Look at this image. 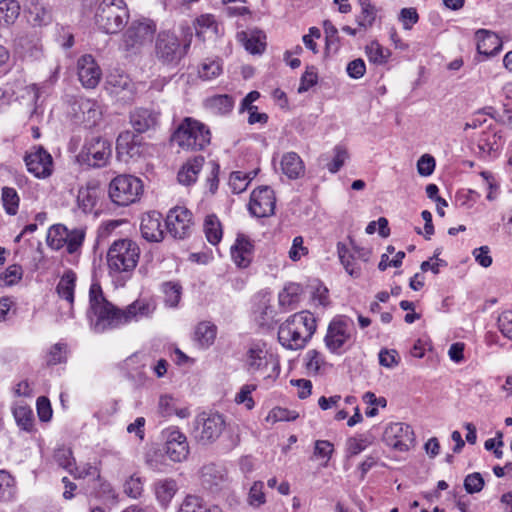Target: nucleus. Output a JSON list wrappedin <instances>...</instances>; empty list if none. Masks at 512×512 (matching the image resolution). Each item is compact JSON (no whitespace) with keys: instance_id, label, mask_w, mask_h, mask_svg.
<instances>
[{"instance_id":"f257e3e1","label":"nucleus","mask_w":512,"mask_h":512,"mask_svg":"<svg viewBox=\"0 0 512 512\" xmlns=\"http://www.w3.org/2000/svg\"><path fill=\"white\" fill-rule=\"evenodd\" d=\"M122 308L109 302L98 282H93L89 289V309L87 317L90 328L95 333L118 329L124 326Z\"/></svg>"},{"instance_id":"f03ea898","label":"nucleus","mask_w":512,"mask_h":512,"mask_svg":"<svg viewBox=\"0 0 512 512\" xmlns=\"http://www.w3.org/2000/svg\"><path fill=\"white\" fill-rule=\"evenodd\" d=\"M316 328V318L312 313L308 311L295 313L279 326V343L286 349H302L312 338Z\"/></svg>"},{"instance_id":"7ed1b4c3","label":"nucleus","mask_w":512,"mask_h":512,"mask_svg":"<svg viewBox=\"0 0 512 512\" xmlns=\"http://www.w3.org/2000/svg\"><path fill=\"white\" fill-rule=\"evenodd\" d=\"M140 253L138 243L132 239L122 238L113 241L106 255L109 273L130 277L138 265Z\"/></svg>"},{"instance_id":"20e7f679","label":"nucleus","mask_w":512,"mask_h":512,"mask_svg":"<svg viewBox=\"0 0 512 512\" xmlns=\"http://www.w3.org/2000/svg\"><path fill=\"white\" fill-rule=\"evenodd\" d=\"M130 12L125 0H101L94 13L96 27L106 34H117L128 23Z\"/></svg>"},{"instance_id":"39448f33","label":"nucleus","mask_w":512,"mask_h":512,"mask_svg":"<svg viewBox=\"0 0 512 512\" xmlns=\"http://www.w3.org/2000/svg\"><path fill=\"white\" fill-rule=\"evenodd\" d=\"M172 140L184 150L198 151L210 144L211 133L202 122L186 117L173 133Z\"/></svg>"},{"instance_id":"423d86ee","label":"nucleus","mask_w":512,"mask_h":512,"mask_svg":"<svg viewBox=\"0 0 512 512\" xmlns=\"http://www.w3.org/2000/svg\"><path fill=\"white\" fill-rule=\"evenodd\" d=\"M186 39L181 46L178 37L170 31H162L158 34L155 44L156 57L168 65H176L188 53L192 41V32L187 27Z\"/></svg>"},{"instance_id":"0eeeda50","label":"nucleus","mask_w":512,"mask_h":512,"mask_svg":"<svg viewBox=\"0 0 512 512\" xmlns=\"http://www.w3.org/2000/svg\"><path fill=\"white\" fill-rule=\"evenodd\" d=\"M111 156V142L101 136H92L85 140L76 161L87 168H102L109 163Z\"/></svg>"},{"instance_id":"6e6552de","label":"nucleus","mask_w":512,"mask_h":512,"mask_svg":"<svg viewBox=\"0 0 512 512\" xmlns=\"http://www.w3.org/2000/svg\"><path fill=\"white\" fill-rule=\"evenodd\" d=\"M142 181L132 175H119L109 184V197L118 206H128L140 199Z\"/></svg>"},{"instance_id":"1a4fd4ad","label":"nucleus","mask_w":512,"mask_h":512,"mask_svg":"<svg viewBox=\"0 0 512 512\" xmlns=\"http://www.w3.org/2000/svg\"><path fill=\"white\" fill-rule=\"evenodd\" d=\"M85 230L82 228L68 229L65 225H53L47 235V243L54 250L65 248L67 253H77L84 242Z\"/></svg>"},{"instance_id":"9d476101","label":"nucleus","mask_w":512,"mask_h":512,"mask_svg":"<svg viewBox=\"0 0 512 512\" xmlns=\"http://www.w3.org/2000/svg\"><path fill=\"white\" fill-rule=\"evenodd\" d=\"M225 420L218 413H201L194 423L193 436L201 445L215 442L225 429Z\"/></svg>"},{"instance_id":"9b49d317","label":"nucleus","mask_w":512,"mask_h":512,"mask_svg":"<svg viewBox=\"0 0 512 512\" xmlns=\"http://www.w3.org/2000/svg\"><path fill=\"white\" fill-rule=\"evenodd\" d=\"M245 364L250 374L261 372L265 378H276L280 372L279 362L260 345L248 349Z\"/></svg>"},{"instance_id":"f8f14e48","label":"nucleus","mask_w":512,"mask_h":512,"mask_svg":"<svg viewBox=\"0 0 512 512\" xmlns=\"http://www.w3.org/2000/svg\"><path fill=\"white\" fill-rule=\"evenodd\" d=\"M156 31V25L149 19L132 21L123 34V46L126 51H135L150 42Z\"/></svg>"},{"instance_id":"ddd939ff","label":"nucleus","mask_w":512,"mask_h":512,"mask_svg":"<svg viewBox=\"0 0 512 512\" xmlns=\"http://www.w3.org/2000/svg\"><path fill=\"white\" fill-rule=\"evenodd\" d=\"M28 172L38 179H46L53 173V158L42 146H33L25 155Z\"/></svg>"},{"instance_id":"4468645a","label":"nucleus","mask_w":512,"mask_h":512,"mask_svg":"<svg viewBox=\"0 0 512 512\" xmlns=\"http://www.w3.org/2000/svg\"><path fill=\"white\" fill-rule=\"evenodd\" d=\"M191 211L185 207H174L166 217L168 233L175 239H185L192 233L194 225Z\"/></svg>"},{"instance_id":"2eb2a0df","label":"nucleus","mask_w":512,"mask_h":512,"mask_svg":"<svg viewBox=\"0 0 512 512\" xmlns=\"http://www.w3.org/2000/svg\"><path fill=\"white\" fill-rule=\"evenodd\" d=\"M414 432L408 424L396 422L386 426L383 441L391 448L405 452L414 444Z\"/></svg>"},{"instance_id":"dca6fc26","label":"nucleus","mask_w":512,"mask_h":512,"mask_svg":"<svg viewBox=\"0 0 512 512\" xmlns=\"http://www.w3.org/2000/svg\"><path fill=\"white\" fill-rule=\"evenodd\" d=\"M352 325L345 319H333L327 329L325 345L332 353H340L351 339Z\"/></svg>"},{"instance_id":"f3484780","label":"nucleus","mask_w":512,"mask_h":512,"mask_svg":"<svg viewBox=\"0 0 512 512\" xmlns=\"http://www.w3.org/2000/svg\"><path fill=\"white\" fill-rule=\"evenodd\" d=\"M165 453L173 462L187 459L190 448L186 435L177 427H169L164 432Z\"/></svg>"},{"instance_id":"a211bd4d","label":"nucleus","mask_w":512,"mask_h":512,"mask_svg":"<svg viewBox=\"0 0 512 512\" xmlns=\"http://www.w3.org/2000/svg\"><path fill=\"white\" fill-rule=\"evenodd\" d=\"M275 203L274 191L268 186L259 187L251 194L249 211L258 218L268 217L274 213Z\"/></svg>"},{"instance_id":"6ab92c4d","label":"nucleus","mask_w":512,"mask_h":512,"mask_svg":"<svg viewBox=\"0 0 512 512\" xmlns=\"http://www.w3.org/2000/svg\"><path fill=\"white\" fill-rule=\"evenodd\" d=\"M157 309L156 300L152 297H140L122 308L124 325L139 322L153 317Z\"/></svg>"},{"instance_id":"aec40b11","label":"nucleus","mask_w":512,"mask_h":512,"mask_svg":"<svg viewBox=\"0 0 512 512\" xmlns=\"http://www.w3.org/2000/svg\"><path fill=\"white\" fill-rule=\"evenodd\" d=\"M78 78L81 84L88 89L95 88L102 77V70L92 55H83L77 62Z\"/></svg>"},{"instance_id":"412c9836","label":"nucleus","mask_w":512,"mask_h":512,"mask_svg":"<svg viewBox=\"0 0 512 512\" xmlns=\"http://www.w3.org/2000/svg\"><path fill=\"white\" fill-rule=\"evenodd\" d=\"M140 231L146 241L161 242L164 239L162 215L156 211L145 213L141 218Z\"/></svg>"},{"instance_id":"4be33fe9","label":"nucleus","mask_w":512,"mask_h":512,"mask_svg":"<svg viewBox=\"0 0 512 512\" xmlns=\"http://www.w3.org/2000/svg\"><path fill=\"white\" fill-rule=\"evenodd\" d=\"M228 482L227 470L214 463L206 464L201 469V483L202 485L216 492L226 486Z\"/></svg>"},{"instance_id":"5701e85b","label":"nucleus","mask_w":512,"mask_h":512,"mask_svg":"<svg viewBox=\"0 0 512 512\" xmlns=\"http://www.w3.org/2000/svg\"><path fill=\"white\" fill-rule=\"evenodd\" d=\"M160 123V112L148 109L137 108L130 113V124L138 133H145L155 130Z\"/></svg>"},{"instance_id":"b1692460","label":"nucleus","mask_w":512,"mask_h":512,"mask_svg":"<svg viewBox=\"0 0 512 512\" xmlns=\"http://www.w3.org/2000/svg\"><path fill=\"white\" fill-rule=\"evenodd\" d=\"M101 191L99 186L93 182H87L86 185L81 186L77 193L78 208L84 214H97L96 206L100 199Z\"/></svg>"},{"instance_id":"393cba45","label":"nucleus","mask_w":512,"mask_h":512,"mask_svg":"<svg viewBox=\"0 0 512 512\" xmlns=\"http://www.w3.org/2000/svg\"><path fill=\"white\" fill-rule=\"evenodd\" d=\"M106 89L111 94L115 95L124 92L125 96L128 98H130L135 92V86L130 77L118 69H115L108 74L106 79Z\"/></svg>"},{"instance_id":"a878e982","label":"nucleus","mask_w":512,"mask_h":512,"mask_svg":"<svg viewBox=\"0 0 512 512\" xmlns=\"http://www.w3.org/2000/svg\"><path fill=\"white\" fill-rule=\"evenodd\" d=\"M475 36L479 54L490 57L497 55L502 50V40L496 33L480 29Z\"/></svg>"},{"instance_id":"bb28decb","label":"nucleus","mask_w":512,"mask_h":512,"mask_svg":"<svg viewBox=\"0 0 512 512\" xmlns=\"http://www.w3.org/2000/svg\"><path fill=\"white\" fill-rule=\"evenodd\" d=\"M231 256L238 267L246 268L252 261L253 244L245 236H238L231 247Z\"/></svg>"},{"instance_id":"cd10ccee","label":"nucleus","mask_w":512,"mask_h":512,"mask_svg":"<svg viewBox=\"0 0 512 512\" xmlns=\"http://www.w3.org/2000/svg\"><path fill=\"white\" fill-rule=\"evenodd\" d=\"M155 497L162 507H168L178 491V485L173 478H162L156 480L152 485Z\"/></svg>"},{"instance_id":"c85d7f7f","label":"nucleus","mask_w":512,"mask_h":512,"mask_svg":"<svg viewBox=\"0 0 512 512\" xmlns=\"http://www.w3.org/2000/svg\"><path fill=\"white\" fill-rule=\"evenodd\" d=\"M117 157L120 160L127 161L139 154V146L137 137L131 131H124L119 134L116 141Z\"/></svg>"},{"instance_id":"c756f323","label":"nucleus","mask_w":512,"mask_h":512,"mask_svg":"<svg viewBox=\"0 0 512 512\" xmlns=\"http://www.w3.org/2000/svg\"><path fill=\"white\" fill-rule=\"evenodd\" d=\"M358 5L360 7V11L356 15L355 21L357 26H359V30L367 32L376 22L378 8L371 0H358Z\"/></svg>"},{"instance_id":"7c9ffc66","label":"nucleus","mask_w":512,"mask_h":512,"mask_svg":"<svg viewBox=\"0 0 512 512\" xmlns=\"http://www.w3.org/2000/svg\"><path fill=\"white\" fill-rule=\"evenodd\" d=\"M281 170L289 179H297L304 175L305 166L300 156L295 152H287L281 159Z\"/></svg>"},{"instance_id":"2f4dec72","label":"nucleus","mask_w":512,"mask_h":512,"mask_svg":"<svg viewBox=\"0 0 512 512\" xmlns=\"http://www.w3.org/2000/svg\"><path fill=\"white\" fill-rule=\"evenodd\" d=\"M204 107L213 115L224 116L232 111L234 100L227 94L214 95L205 99Z\"/></svg>"},{"instance_id":"473e14b6","label":"nucleus","mask_w":512,"mask_h":512,"mask_svg":"<svg viewBox=\"0 0 512 512\" xmlns=\"http://www.w3.org/2000/svg\"><path fill=\"white\" fill-rule=\"evenodd\" d=\"M79 110L83 114V122L89 128L95 126L101 119L102 109L98 101L89 98L80 99Z\"/></svg>"},{"instance_id":"72a5a7b5","label":"nucleus","mask_w":512,"mask_h":512,"mask_svg":"<svg viewBox=\"0 0 512 512\" xmlns=\"http://www.w3.org/2000/svg\"><path fill=\"white\" fill-rule=\"evenodd\" d=\"M196 36L202 40H205L206 36H218L219 35V24L212 14H203L195 20Z\"/></svg>"},{"instance_id":"f704fd0d","label":"nucleus","mask_w":512,"mask_h":512,"mask_svg":"<svg viewBox=\"0 0 512 512\" xmlns=\"http://www.w3.org/2000/svg\"><path fill=\"white\" fill-rule=\"evenodd\" d=\"M76 279L77 277L75 272L67 270L64 272L56 286V291L59 297L66 300L71 306L74 303Z\"/></svg>"},{"instance_id":"c9c22d12","label":"nucleus","mask_w":512,"mask_h":512,"mask_svg":"<svg viewBox=\"0 0 512 512\" xmlns=\"http://www.w3.org/2000/svg\"><path fill=\"white\" fill-rule=\"evenodd\" d=\"M337 251L341 264L344 266L346 272L353 278L361 276L360 261L357 260L356 255L342 243L337 244Z\"/></svg>"},{"instance_id":"e433bc0d","label":"nucleus","mask_w":512,"mask_h":512,"mask_svg":"<svg viewBox=\"0 0 512 512\" xmlns=\"http://www.w3.org/2000/svg\"><path fill=\"white\" fill-rule=\"evenodd\" d=\"M204 164L203 156H196L189 160L178 172V181L184 185L194 183Z\"/></svg>"},{"instance_id":"4c0bfd02","label":"nucleus","mask_w":512,"mask_h":512,"mask_svg":"<svg viewBox=\"0 0 512 512\" xmlns=\"http://www.w3.org/2000/svg\"><path fill=\"white\" fill-rule=\"evenodd\" d=\"M28 21L34 27H42L51 23V10L43 4H31L28 9Z\"/></svg>"},{"instance_id":"58836bf2","label":"nucleus","mask_w":512,"mask_h":512,"mask_svg":"<svg viewBox=\"0 0 512 512\" xmlns=\"http://www.w3.org/2000/svg\"><path fill=\"white\" fill-rule=\"evenodd\" d=\"M365 54L370 63L384 65L391 56V51L383 47L378 41H371L365 46Z\"/></svg>"},{"instance_id":"ea45409f","label":"nucleus","mask_w":512,"mask_h":512,"mask_svg":"<svg viewBox=\"0 0 512 512\" xmlns=\"http://www.w3.org/2000/svg\"><path fill=\"white\" fill-rule=\"evenodd\" d=\"M217 327L211 322H200L194 332V338L202 347H209L214 343Z\"/></svg>"},{"instance_id":"a19ab883","label":"nucleus","mask_w":512,"mask_h":512,"mask_svg":"<svg viewBox=\"0 0 512 512\" xmlns=\"http://www.w3.org/2000/svg\"><path fill=\"white\" fill-rule=\"evenodd\" d=\"M302 287L297 283H288L279 293V304L282 307L293 309L300 301Z\"/></svg>"},{"instance_id":"79ce46f5","label":"nucleus","mask_w":512,"mask_h":512,"mask_svg":"<svg viewBox=\"0 0 512 512\" xmlns=\"http://www.w3.org/2000/svg\"><path fill=\"white\" fill-rule=\"evenodd\" d=\"M204 233L208 242L217 245L223 236L222 226L216 215H208L204 220Z\"/></svg>"},{"instance_id":"37998d69","label":"nucleus","mask_w":512,"mask_h":512,"mask_svg":"<svg viewBox=\"0 0 512 512\" xmlns=\"http://www.w3.org/2000/svg\"><path fill=\"white\" fill-rule=\"evenodd\" d=\"M179 512H222V510L219 506L204 504L197 496L188 495L181 504Z\"/></svg>"},{"instance_id":"c03bdc74","label":"nucleus","mask_w":512,"mask_h":512,"mask_svg":"<svg viewBox=\"0 0 512 512\" xmlns=\"http://www.w3.org/2000/svg\"><path fill=\"white\" fill-rule=\"evenodd\" d=\"M20 14V5L16 0L0 1V24H13Z\"/></svg>"},{"instance_id":"a18cd8bd","label":"nucleus","mask_w":512,"mask_h":512,"mask_svg":"<svg viewBox=\"0 0 512 512\" xmlns=\"http://www.w3.org/2000/svg\"><path fill=\"white\" fill-rule=\"evenodd\" d=\"M3 208L8 215L14 216L18 213L20 197L12 187H3L1 191Z\"/></svg>"},{"instance_id":"49530a36","label":"nucleus","mask_w":512,"mask_h":512,"mask_svg":"<svg viewBox=\"0 0 512 512\" xmlns=\"http://www.w3.org/2000/svg\"><path fill=\"white\" fill-rule=\"evenodd\" d=\"M161 290L164 294L165 305L170 308L177 307L182 295L181 285L177 282L169 281L162 284Z\"/></svg>"},{"instance_id":"de8ad7c7","label":"nucleus","mask_w":512,"mask_h":512,"mask_svg":"<svg viewBox=\"0 0 512 512\" xmlns=\"http://www.w3.org/2000/svg\"><path fill=\"white\" fill-rule=\"evenodd\" d=\"M17 425L24 431L30 432L33 429V411L26 405H18L13 410Z\"/></svg>"},{"instance_id":"09e8293b","label":"nucleus","mask_w":512,"mask_h":512,"mask_svg":"<svg viewBox=\"0 0 512 512\" xmlns=\"http://www.w3.org/2000/svg\"><path fill=\"white\" fill-rule=\"evenodd\" d=\"M256 172L234 171L229 177V186L236 194L242 193L248 187L250 181L255 177Z\"/></svg>"},{"instance_id":"8fccbe9b","label":"nucleus","mask_w":512,"mask_h":512,"mask_svg":"<svg viewBox=\"0 0 512 512\" xmlns=\"http://www.w3.org/2000/svg\"><path fill=\"white\" fill-rule=\"evenodd\" d=\"M243 45L251 54H260L265 49L260 32L243 33Z\"/></svg>"},{"instance_id":"3c124183","label":"nucleus","mask_w":512,"mask_h":512,"mask_svg":"<svg viewBox=\"0 0 512 512\" xmlns=\"http://www.w3.org/2000/svg\"><path fill=\"white\" fill-rule=\"evenodd\" d=\"M144 492V481L137 474L131 475L124 483V493L133 499H138Z\"/></svg>"},{"instance_id":"603ef678","label":"nucleus","mask_w":512,"mask_h":512,"mask_svg":"<svg viewBox=\"0 0 512 512\" xmlns=\"http://www.w3.org/2000/svg\"><path fill=\"white\" fill-rule=\"evenodd\" d=\"M158 409L159 413L164 417H168L173 414H178L180 417L187 416V411L185 409H182L179 412L177 411L175 400L169 395H162L159 398Z\"/></svg>"},{"instance_id":"864d4df0","label":"nucleus","mask_w":512,"mask_h":512,"mask_svg":"<svg viewBox=\"0 0 512 512\" xmlns=\"http://www.w3.org/2000/svg\"><path fill=\"white\" fill-rule=\"evenodd\" d=\"M222 72V64L218 60H205L199 68V77L203 80H211Z\"/></svg>"},{"instance_id":"5fc2aeb1","label":"nucleus","mask_w":512,"mask_h":512,"mask_svg":"<svg viewBox=\"0 0 512 512\" xmlns=\"http://www.w3.org/2000/svg\"><path fill=\"white\" fill-rule=\"evenodd\" d=\"M67 345L57 343L53 345L46 355V363L48 365H57L65 363L67 360Z\"/></svg>"},{"instance_id":"6e6d98bb","label":"nucleus","mask_w":512,"mask_h":512,"mask_svg":"<svg viewBox=\"0 0 512 512\" xmlns=\"http://www.w3.org/2000/svg\"><path fill=\"white\" fill-rule=\"evenodd\" d=\"M54 460L60 467L67 470L69 473H70V469H72V466L75 462L72 450L70 448H66V447H60L55 450Z\"/></svg>"},{"instance_id":"4d7b16f0","label":"nucleus","mask_w":512,"mask_h":512,"mask_svg":"<svg viewBox=\"0 0 512 512\" xmlns=\"http://www.w3.org/2000/svg\"><path fill=\"white\" fill-rule=\"evenodd\" d=\"M257 385L245 384L240 388V391L235 396V402L237 404H244L248 410L253 409L255 403L251 396L252 392L255 391Z\"/></svg>"},{"instance_id":"13d9d810","label":"nucleus","mask_w":512,"mask_h":512,"mask_svg":"<svg viewBox=\"0 0 512 512\" xmlns=\"http://www.w3.org/2000/svg\"><path fill=\"white\" fill-rule=\"evenodd\" d=\"M23 270L20 265H10L0 276V282L4 286H12L21 280Z\"/></svg>"},{"instance_id":"bf43d9fd","label":"nucleus","mask_w":512,"mask_h":512,"mask_svg":"<svg viewBox=\"0 0 512 512\" xmlns=\"http://www.w3.org/2000/svg\"><path fill=\"white\" fill-rule=\"evenodd\" d=\"M398 20L401 22L403 29L411 30L419 21V14L414 7L402 8L400 10Z\"/></svg>"},{"instance_id":"052dcab7","label":"nucleus","mask_w":512,"mask_h":512,"mask_svg":"<svg viewBox=\"0 0 512 512\" xmlns=\"http://www.w3.org/2000/svg\"><path fill=\"white\" fill-rule=\"evenodd\" d=\"M14 490V478L6 471H0V500L10 499Z\"/></svg>"},{"instance_id":"680f3d73","label":"nucleus","mask_w":512,"mask_h":512,"mask_svg":"<svg viewBox=\"0 0 512 512\" xmlns=\"http://www.w3.org/2000/svg\"><path fill=\"white\" fill-rule=\"evenodd\" d=\"M348 158V153L345 148L342 146H336L334 148V157L333 159L326 164V167L329 172L336 173L341 167L344 165L346 159Z\"/></svg>"},{"instance_id":"e2e57ef3","label":"nucleus","mask_w":512,"mask_h":512,"mask_svg":"<svg viewBox=\"0 0 512 512\" xmlns=\"http://www.w3.org/2000/svg\"><path fill=\"white\" fill-rule=\"evenodd\" d=\"M318 81V75L316 68L311 66L307 67L305 72L303 73L300 79V85L298 87L299 93L307 92L311 87H313Z\"/></svg>"},{"instance_id":"0e129e2a","label":"nucleus","mask_w":512,"mask_h":512,"mask_svg":"<svg viewBox=\"0 0 512 512\" xmlns=\"http://www.w3.org/2000/svg\"><path fill=\"white\" fill-rule=\"evenodd\" d=\"M497 326L501 334L512 341V311L502 312L498 316Z\"/></svg>"},{"instance_id":"69168bd1","label":"nucleus","mask_w":512,"mask_h":512,"mask_svg":"<svg viewBox=\"0 0 512 512\" xmlns=\"http://www.w3.org/2000/svg\"><path fill=\"white\" fill-rule=\"evenodd\" d=\"M306 368L309 372L318 373L325 364L323 356L316 350H309L305 356Z\"/></svg>"},{"instance_id":"338daca9","label":"nucleus","mask_w":512,"mask_h":512,"mask_svg":"<svg viewBox=\"0 0 512 512\" xmlns=\"http://www.w3.org/2000/svg\"><path fill=\"white\" fill-rule=\"evenodd\" d=\"M311 299L315 305L326 307L329 304V291L327 287L320 283L312 286Z\"/></svg>"},{"instance_id":"774afa93","label":"nucleus","mask_w":512,"mask_h":512,"mask_svg":"<svg viewBox=\"0 0 512 512\" xmlns=\"http://www.w3.org/2000/svg\"><path fill=\"white\" fill-rule=\"evenodd\" d=\"M264 484L261 481L254 482L249 491V503L252 506L259 507L265 503V494L263 492Z\"/></svg>"}]
</instances>
